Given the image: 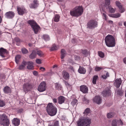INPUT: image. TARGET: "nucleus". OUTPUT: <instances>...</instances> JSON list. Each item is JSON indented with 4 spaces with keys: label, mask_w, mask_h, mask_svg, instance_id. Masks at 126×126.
Segmentation results:
<instances>
[{
    "label": "nucleus",
    "mask_w": 126,
    "mask_h": 126,
    "mask_svg": "<svg viewBox=\"0 0 126 126\" xmlns=\"http://www.w3.org/2000/svg\"><path fill=\"white\" fill-rule=\"evenodd\" d=\"M76 123L77 126H90L91 123V119L88 117H80Z\"/></svg>",
    "instance_id": "1"
},
{
    "label": "nucleus",
    "mask_w": 126,
    "mask_h": 126,
    "mask_svg": "<svg viewBox=\"0 0 126 126\" xmlns=\"http://www.w3.org/2000/svg\"><path fill=\"white\" fill-rule=\"evenodd\" d=\"M83 12V8L81 6H77L70 11V15L73 16L78 17L81 16Z\"/></svg>",
    "instance_id": "2"
},
{
    "label": "nucleus",
    "mask_w": 126,
    "mask_h": 126,
    "mask_svg": "<svg viewBox=\"0 0 126 126\" xmlns=\"http://www.w3.org/2000/svg\"><path fill=\"white\" fill-rule=\"evenodd\" d=\"M106 45L109 47H113L115 46V40L114 37L110 35L107 36L105 39Z\"/></svg>",
    "instance_id": "3"
},
{
    "label": "nucleus",
    "mask_w": 126,
    "mask_h": 126,
    "mask_svg": "<svg viewBox=\"0 0 126 126\" xmlns=\"http://www.w3.org/2000/svg\"><path fill=\"white\" fill-rule=\"evenodd\" d=\"M47 111L48 114L51 116L55 115L57 112V108L52 103L48 104L47 106Z\"/></svg>",
    "instance_id": "4"
},
{
    "label": "nucleus",
    "mask_w": 126,
    "mask_h": 126,
    "mask_svg": "<svg viewBox=\"0 0 126 126\" xmlns=\"http://www.w3.org/2000/svg\"><path fill=\"white\" fill-rule=\"evenodd\" d=\"M27 22L31 26L34 33L37 34L40 29V27L35 21L33 20H28Z\"/></svg>",
    "instance_id": "5"
},
{
    "label": "nucleus",
    "mask_w": 126,
    "mask_h": 126,
    "mask_svg": "<svg viewBox=\"0 0 126 126\" xmlns=\"http://www.w3.org/2000/svg\"><path fill=\"white\" fill-rule=\"evenodd\" d=\"M0 124L3 126H9V120L4 113L0 115Z\"/></svg>",
    "instance_id": "6"
},
{
    "label": "nucleus",
    "mask_w": 126,
    "mask_h": 126,
    "mask_svg": "<svg viewBox=\"0 0 126 126\" xmlns=\"http://www.w3.org/2000/svg\"><path fill=\"white\" fill-rule=\"evenodd\" d=\"M98 25V22L96 20L92 19L90 20L87 23L88 27L90 29H92L96 27Z\"/></svg>",
    "instance_id": "7"
},
{
    "label": "nucleus",
    "mask_w": 126,
    "mask_h": 126,
    "mask_svg": "<svg viewBox=\"0 0 126 126\" xmlns=\"http://www.w3.org/2000/svg\"><path fill=\"white\" fill-rule=\"evenodd\" d=\"M46 88V82L44 81L41 82L39 85L38 90L40 92H43L45 91Z\"/></svg>",
    "instance_id": "8"
},
{
    "label": "nucleus",
    "mask_w": 126,
    "mask_h": 126,
    "mask_svg": "<svg viewBox=\"0 0 126 126\" xmlns=\"http://www.w3.org/2000/svg\"><path fill=\"white\" fill-rule=\"evenodd\" d=\"M32 88V85L29 83L25 84L23 85V90L25 93H27L30 91Z\"/></svg>",
    "instance_id": "9"
},
{
    "label": "nucleus",
    "mask_w": 126,
    "mask_h": 126,
    "mask_svg": "<svg viewBox=\"0 0 126 126\" xmlns=\"http://www.w3.org/2000/svg\"><path fill=\"white\" fill-rule=\"evenodd\" d=\"M17 9L18 13L20 15H22L27 13V11L24 7H17Z\"/></svg>",
    "instance_id": "10"
},
{
    "label": "nucleus",
    "mask_w": 126,
    "mask_h": 126,
    "mask_svg": "<svg viewBox=\"0 0 126 126\" xmlns=\"http://www.w3.org/2000/svg\"><path fill=\"white\" fill-rule=\"evenodd\" d=\"M15 13L13 11H9L6 13L5 14V17L8 19H12L15 16Z\"/></svg>",
    "instance_id": "11"
},
{
    "label": "nucleus",
    "mask_w": 126,
    "mask_h": 126,
    "mask_svg": "<svg viewBox=\"0 0 126 126\" xmlns=\"http://www.w3.org/2000/svg\"><path fill=\"white\" fill-rule=\"evenodd\" d=\"M39 5L38 1L37 0H34L33 2L29 5L31 9L36 8Z\"/></svg>",
    "instance_id": "12"
},
{
    "label": "nucleus",
    "mask_w": 126,
    "mask_h": 126,
    "mask_svg": "<svg viewBox=\"0 0 126 126\" xmlns=\"http://www.w3.org/2000/svg\"><path fill=\"white\" fill-rule=\"evenodd\" d=\"M115 4L116 6L119 8V12L121 13H123L125 11V9L123 7L121 3L119 2L116 1L115 2Z\"/></svg>",
    "instance_id": "13"
},
{
    "label": "nucleus",
    "mask_w": 126,
    "mask_h": 126,
    "mask_svg": "<svg viewBox=\"0 0 126 126\" xmlns=\"http://www.w3.org/2000/svg\"><path fill=\"white\" fill-rule=\"evenodd\" d=\"M122 81L121 79H117L114 82V85L115 86L118 88L119 87Z\"/></svg>",
    "instance_id": "14"
},
{
    "label": "nucleus",
    "mask_w": 126,
    "mask_h": 126,
    "mask_svg": "<svg viewBox=\"0 0 126 126\" xmlns=\"http://www.w3.org/2000/svg\"><path fill=\"white\" fill-rule=\"evenodd\" d=\"M101 98L100 96H96L94 98L93 101L98 104H99L101 102Z\"/></svg>",
    "instance_id": "15"
},
{
    "label": "nucleus",
    "mask_w": 126,
    "mask_h": 126,
    "mask_svg": "<svg viewBox=\"0 0 126 126\" xmlns=\"http://www.w3.org/2000/svg\"><path fill=\"white\" fill-rule=\"evenodd\" d=\"M80 91L84 93H86L88 92V89L87 87L85 85L81 86Z\"/></svg>",
    "instance_id": "16"
},
{
    "label": "nucleus",
    "mask_w": 126,
    "mask_h": 126,
    "mask_svg": "<svg viewBox=\"0 0 126 126\" xmlns=\"http://www.w3.org/2000/svg\"><path fill=\"white\" fill-rule=\"evenodd\" d=\"M33 63L32 61L27 62V68L29 69H34Z\"/></svg>",
    "instance_id": "17"
},
{
    "label": "nucleus",
    "mask_w": 126,
    "mask_h": 126,
    "mask_svg": "<svg viewBox=\"0 0 126 126\" xmlns=\"http://www.w3.org/2000/svg\"><path fill=\"white\" fill-rule=\"evenodd\" d=\"M7 52L6 49L2 48H0V56L4 57H5V54L7 53Z\"/></svg>",
    "instance_id": "18"
},
{
    "label": "nucleus",
    "mask_w": 126,
    "mask_h": 126,
    "mask_svg": "<svg viewBox=\"0 0 126 126\" xmlns=\"http://www.w3.org/2000/svg\"><path fill=\"white\" fill-rule=\"evenodd\" d=\"M12 123L15 126H18L20 124V120L17 118H14L12 121Z\"/></svg>",
    "instance_id": "19"
},
{
    "label": "nucleus",
    "mask_w": 126,
    "mask_h": 126,
    "mask_svg": "<svg viewBox=\"0 0 126 126\" xmlns=\"http://www.w3.org/2000/svg\"><path fill=\"white\" fill-rule=\"evenodd\" d=\"M48 126H59V122L57 121H53L52 123L49 124Z\"/></svg>",
    "instance_id": "20"
},
{
    "label": "nucleus",
    "mask_w": 126,
    "mask_h": 126,
    "mask_svg": "<svg viewBox=\"0 0 126 126\" xmlns=\"http://www.w3.org/2000/svg\"><path fill=\"white\" fill-rule=\"evenodd\" d=\"M78 72L80 74H85L86 72V70L84 67L79 66Z\"/></svg>",
    "instance_id": "21"
},
{
    "label": "nucleus",
    "mask_w": 126,
    "mask_h": 126,
    "mask_svg": "<svg viewBox=\"0 0 126 126\" xmlns=\"http://www.w3.org/2000/svg\"><path fill=\"white\" fill-rule=\"evenodd\" d=\"M26 65L27 62L25 61H23L22 62L21 65L19 66L18 68V69L20 70H21L23 69Z\"/></svg>",
    "instance_id": "22"
},
{
    "label": "nucleus",
    "mask_w": 126,
    "mask_h": 126,
    "mask_svg": "<svg viewBox=\"0 0 126 126\" xmlns=\"http://www.w3.org/2000/svg\"><path fill=\"white\" fill-rule=\"evenodd\" d=\"M63 75L64 78L65 79H69V74L65 71H64L63 73Z\"/></svg>",
    "instance_id": "23"
},
{
    "label": "nucleus",
    "mask_w": 126,
    "mask_h": 126,
    "mask_svg": "<svg viewBox=\"0 0 126 126\" xmlns=\"http://www.w3.org/2000/svg\"><path fill=\"white\" fill-rule=\"evenodd\" d=\"M55 88L58 90H61L62 89V87L61 84L59 83H55L54 84Z\"/></svg>",
    "instance_id": "24"
},
{
    "label": "nucleus",
    "mask_w": 126,
    "mask_h": 126,
    "mask_svg": "<svg viewBox=\"0 0 126 126\" xmlns=\"http://www.w3.org/2000/svg\"><path fill=\"white\" fill-rule=\"evenodd\" d=\"M36 55V53L34 50H33L32 53L29 55V57L30 58L33 59L34 58Z\"/></svg>",
    "instance_id": "25"
},
{
    "label": "nucleus",
    "mask_w": 126,
    "mask_h": 126,
    "mask_svg": "<svg viewBox=\"0 0 126 126\" xmlns=\"http://www.w3.org/2000/svg\"><path fill=\"white\" fill-rule=\"evenodd\" d=\"M65 101V98L64 97L61 96L58 98L59 103L60 104H62Z\"/></svg>",
    "instance_id": "26"
},
{
    "label": "nucleus",
    "mask_w": 126,
    "mask_h": 126,
    "mask_svg": "<svg viewBox=\"0 0 126 126\" xmlns=\"http://www.w3.org/2000/svg\"><path fill=\"white\" fill-rule=\"evenodd\" d=\"M3 91L5 93H10L11 92V89L8 86H6L4 88Z\"/></svg>",
    "instance_id": "27"
},
{
    "label": "nucleus",
    "mask_w": 126,
    "mask_h": 126,
    "mask_svg": "<svg viewBox=\"0 0 126 126\" xmlns=\"http://www.w3.org/2000/svg\"><path fill=\"white\" fill-rule=\"evenodd\" d=\"M111 93L110 91L109 90H108V91L105 90L103 91L102 93V94L104 96H106L107 95H109Z\"/></svg>",
    "instance_id": "28"
},
{
    "label": "nucleus",
    "mask_w": 126,
    "mask_h": 126,
    "mask_svg": "<svg viewBox=\"0 0 126 126\" xmlns=\"http://www.w3.org/2000/svg\"><path fill=\"white\" fill-rule=\"evenodd\" d=\"M107 9H108L109 12L111 13H114L115 12V10L114 9L112 8L110 5H109L108 7H106Z\"/></svg>",
    "instance_id": "29"
},
{
    "label": "nucleus",
    "mask_w": 126,
    "mask_h": 126,
    "mask_svg": "<svg viewBox=\"0 0 126 126\" xmlns=\"http://www.w3.org/2000/svg\"><path fill=\"white\" fill-rule=\"evenodd\" d=\"M61 59H63L64 57L66 55V52L64 49H62L61 50Z\"/></svg>",
    "instance_id": "30"
},
{
    "label": "nucleus",
    "mask_w": 126,
    "mask_h": 126,
    "mask_svg": "<svg viewBox=\"0 0 126 126\" xmlns=\"http://www.w3.org/2000/svg\"><path fill=\"white\" fill-rule=\"evenodd\" d=\"M60 18V16L59 15L56 14L53 18V19L55 22H58L59 21Z\"/></svg>",
    "instance_id": "31"
},
{
    "label": "nucleus",
    "mask_w": 126,
    "mask_h": 126,
    "mask_svg": "<svg viewBox=\"0 0 126 126\" xmlns=\"http://www.w3.org/2000/svg\"><path fill=\"white\" fill-rule=\"evenodd\" d=\"M110 16L115 18H117L121 16V14L119 13H117L114 14H110L109 15Z\"/></svg>",
    "instance_id": "32"
},
{
    "label": "nucleus",
    "mask_w": 126,
    "mask_h": 126,
    "mask_svg": "<svg viewBox=\"0 0 126 126\" xmlns=\"http://www.w3.org/2000/svg\"><path fill=\"white\" fill-rule=\"evenodd\" d=\"M58 48V46H56V45L54 44L52 45V47L50 49V50L51 51H52L54 50H57Z\"/></svg>",
    "instance_id": "33"
},
{
    "label": "nucleus",
    "mask_w": 126,
    "mask_h": 126,
    "mask_svg": "<svg viewBox=\"0 0 126 126\" xmlns=\"http://www.w3.org/2000/svg\"><path fill=\"white\" fill-rule=\"evenodd\" d=\"M98 78V77L97 76L94 75L93 76L92 79V83L93 84H96V80Z\"/></svg>",
    "instance_id": "34"
},
{
    "label": "nucleus",
    "mask_w": 126,
    "mask_h": 126,
    "mask_svg": "<svg viewBox=\"0 0 126 126\" xmlns=\"http://www.w3.org/2000/svg\"><path fill=\"white\" fill-rule=\"evenodd\" d=\"M115 113L114 112H110L108 113L107 115V117L109 118H112L115 115Z\"/></svg>",
    "instance_id": "35"
},
{
    "label": "nucleus",
    "mask_w": 126,
    "mask_h": 126,
    "mask_svg": "<svg viewBox=\"0 0 126 126\" xmlns=\"http://www.w3.org/2000/svg\"><path fill=\"white\" fill-rule=\"evenodd\" d=\"M42 38L45 41H48L50 40L49 37L47 35H44L43 36Z\"/></svg>",
    "instance_id": "36"
},
{
    "label": "nucleus",
    "mask_w": 126,
    "mask_h": 126,
    "mask_svg": "<svg viewBox=\"0 0 126 126\" xmlns=\"http://www.w3.org/2000/svg\"><path fill=\"white\" fill-rule=\"evenodd\" d=\"M5 105V101L0 99V107H3Z\"/></svg>",
    "instance_id": "37"
},
{
    "label": "nucleus",
    "mask_w": 126,
    "mask_h": 126,
    "mask_svg": "<svg viewBox=\"0 0 126 126\" xmlns=\"http://www.w3.org/2000/svg\"><path fill=\"white\" fill-rule=\"evenodd\" d=\"M21 56L19 55H17L15 57V61L16 63L18 64L19 61V59L20 58Z\"/></svg>",
    "instance_id": "38"
},
{
    "label": "nucleus",
    "mask_w": 126,
    "mask_h": 126,
    "mask_svg": "<svg viewBox=\"0 0 126 126\" xmlns=\"http://www.w3.org/2000/svg\"><path fill=\"white\" fill-rule=\"evenodd\" d=\"M117 122H118V120L115 119L113 120L112 122V126H116Z\"/></svg>",
    "instance_id": "39"
},
{
    "label": "nucleus",
    "mask_w": 126,
    "mask_h": 126,
    "mask_svg": "<svg viewBox=\"0 0 126 126\" xmlns=\"http://www.w3.org/2000/svg\"><path fill=\"white\" fill-rule=\"evenodd\" d=\"M103 69L102 67H99L96 66L94 68V70L96 71H99Z\"/></svg>",
    "instance_id": "40"
},
{
    "label": "nucleus",
    "mask_w": 126,
    "mask_h": 126,
    "mask_svg": "<svg viewBox=\"0 0 126 126\" xmlns=\"http://www.w3.org/2000/svg\"><path fill=\"white\" fill-rule=\"evenodd\" d=\"M109 77V73L107 72L106 75L104 74L102 76V78L104 79H106L108 77Z\"/></svg>",
    "instance_id": "41"
},
{
    "label": "nucleus",
    "mask_w": 126,
    "mask_h": 126,
    "mask_svg": "<svg viewBox=\"0 0 126 126\" xmlns=\"http://www.w3.org/2000/svg\"><path fill=\"white\" fill-rule=\"evenodd\" d=\"M37 55L40 57L42 56L44 54L41 51L38 50L37 52Z\"/></svg>",
    "instance_id": "42"
},
{
    "label": "nucleus",
    "mask_w": 126,
    "mask_h": 126,
    "mask_svg": "<svg viewBox=\"0 0 126 126\" xmlns=\"http://www.w3.org/2000/svg\"><path fill=\"white\" fill-rule=\"evenodd\" d=\"M99 56L101 58H103L104 56V55L103 53L101 51H98V52Z\"/></svg>",
    "instance_id": "43"
},
{
    "label": "nucleus",
    "mask_w": 126,
    "mask_h": 126,
    "mask_svg": "<svg viewBox=\"0 0 126 126\" xmlns=\"http://www.w3.org/2000/svg\"><path fill=\"white\" fill-rule=\"evenodd\" d=\"M90 109L89 108H87L85 110L84 112H83V113L84 114H87L90 113Z\"/></svg>",
    "instance_id": "44"
},
{
    "label": "nucleus",
    "mask_w": 126,
    "mask_h": 126,
    "mask_svg": "<svg viewBox=\"0 0 126 126\" xmlns=\"http://www.w3.org/2000/svg\"><path fill=\"white\" fill-rule=\"evenodd\" d=\"M21 50L22 52L24 54L27 53L28 52V50L25 48H23Z\"/></svg>",
    "instance_id": "45"
},
{
    "label": "nucleus",
    "mask_w": 126,
    "mask_h": 126,
    "mask_svg": "<svg viewBox=\"0 0 126 126\" xmlns=\"http://www.w3.org/2000/svg\"><path fill=\"white\" fill-rule=\"evenodd\" d=\"M68 69L71 72H74V69L73 67L71 66H69L68 67Z\"/></svg>",
    "instance_id": "46"
},
{
    "label": "nucleus",
    "mask_w": 126,
    "mask_h": 126,
    "mask_svg": "<svg viewBox=\"0 0 126 126\" xmlns=\"http://www.w3.org/2000/svg\"><path fill=\"white\" fill-rule=\"evenodd\" d=\"M110 0H105V3L106 5L107 6H109L110 4Z\"/></svg>",
    "instance_id": "47"
},
{
    "label": "nucleus",
    "mask_w": 126,
    "mask_h": 126,
    "mask_svg": "<svg viewBox=\"0 0 126 126\" xmlns=\"http://www.w3.org/2000/svg\"><path fill=\"white\" fill-rule=\"evenodd\" d=\"M102 16L104 19L106 20H107V16L104 13H103L102 14Z\"/></svg>",
    "instance_id": "48"
},
{
    "label": "nucleus",
    "mask_w": 126,
    "mask_h": 126,
    "mask_svg": "<svg viewBox=\"0 0 126 126\" xmlns=\"http://www.w3.org/2000/svg\"><path fill=\"white\" fill-rule=\"evenodd\" d=\"M36 62L38 64H40L41 63V60L38 59H37L36 60Z\"/></svg>",
    "instance_id": "49"
},
{
    "label": "nucleus",
    "mask_w": 126,
    "mask_h": 126,
    "mask_svg": "<svg viewBox=\"0 0 126 126\" xmlns=\"http://www.w3.org/2000/svg\"><path fill=\"white\" fill-rule=\"evenodd\" d=\"M77 102V100L76 99H74L72 101V103L74 105H75Z\"/></svg>",
    "instance_id": "50"
},
{
    "label": "nucleus",
    "mask_w": 126,
    "mask_h": 126,
    "mask_svg": "<svg viewBox=\"0 0 126 126\" xmlns=\"http://www.w3.org/2000/svg\"><path fill=\"white\" fill-rule=\"evenodd\" d=\"M15 40L16 42H20V39L18 38H16L15 39Z\"/></svg>",
    "instance_id": "51"
},
{
    "label": "nucleus",
    "mask_w": 126,
    "mask_h": 126,
    "mask_svg": "<svg viewBox=\"0 0 126 126\" xmlns=\"http://www.w3.org/2000/svg\"><path fill=\"white\" fill-rule=\"evenodd\" d=\"M39 69L42 71H44L45 70V69L44 67H40Z\"/></svg>",
    "instance_id": "52"
},
{
    "label": "nucleus",
    "mask_w": 126,
    "mask_h": 126,
    "mask_svg": "<svg viewBox=\"0 0 126 126\" xmlns=\"http://www.w3.org/2000/svg\"><path fill=\"white\" fill-rule=\"evenodd\" d=\"M33 74L35 76H37L38 74V73L36 71H34L33 72Z\"/></svg>",
    "instance_id": "53"
},
{
    "label": "nucleus",
    "mask_w": 126,
    "mask_h": 126,
    "mask_svg": "<svg viewBox=\"0 0 126 126\" xmlns=\"http://www.w3.org/2000/svg\"><path fill=\"white\" fill-rule=\"evenodd\" d=\"M118 122L120 123L121 125H123V123L120 119L118 120Z\"/></svg>",
    "instance_id": "54"
},
{
    "label": "nucleus",
    "mask_w": 126,
    "mask_h": 126,
    "mask_svg": "<svg viewBox=\"0 0 126 126\" xmlns=\"http://www.w3.org/2000/svg\"><path fill=\"white\" fill-rule=\"evenodd\" d=\"M108 22L111 25L113 24V22L111 20H108Z\"/></svg>",
    "instance_id": "55"
},
{
    "label": "nucleus",
    "mask_w": 126,
    "mask_h": 126,
    "mask_svg": "<svg viewBox=\"0 0 126 126\" xmlns=\"http://www.w3.org/2000/svg\"><path fill=\"white\" fill-rule=\"evenodd\" d=\"M53 102L54 103H56L57 102V100L56 99L54 98L53 99Z\"/></svg>",
    "instance_id": "56"
},
{
    "label": "nucleus",
    "mask_w": 126,
    "mask_h": 126,
    "mask_svg": "<svg viewBox=\"0 0 126 126\" xmlns=\"http://www.w3.org/2000/svg\"><path fill=\"white\" fill-rule=\"evenodd\" d=\"M124 63L126 64V57L123 60Z\"/></svg>",
    "instance_id": "57"
},
{
    "label": "nucleus",
    "mask_w": 126,
    "mask_h": 126,
    "mask_svg": "<svg viewBox=\"0 0 126 126\" xmlns=\"http://www.w3.org/2000/svg\"><path fill=\"white\" fill-rule=\"evenodd\" d=\"M86 52H87V51H86V50H84L83 51V53L84 54H86Z\"/></svg>",
    "instance_id": "58"
},
{
    "label": "nucleus",
    "mask_w": 126,
    "mask_h": 126,
    "mask_svg": "<svg viewBox=\"0 0 126 126\" xmlns=\"http://www.w3.org/2000/svg\"><path fill=\"white\" fill-rule=\"evenodd\" d=\"M2 18L1 17V16H0V24L1 23L2 21Z\"/></svg>",
    "instance_id": "59"
},
{
    "label": "nucleus",
    "mask_w": 126,
    "mask_h": 126,
    "mask_svg": "<svg viewBox=\"0 0 126 126\" xmlns=\"http://www.w3.org/2000/svg\"><path fill=\"white\" fill-rule=\"evenodd\" d=\"M57 67V66L56 65H54L53 66V68H54L55 67Z\"/></svg>",
    "instance_id": "60"
},
{
    "label": "nucleus",
    "mask_w": 126,
    "mask_h": 126,
    "mask_svg": "<svg viewBox=\"0 0 126 126\" xmlns=\"http://www.w3.org/2000/svg\"><path fill=\"white\" fill-rule=\"evenodd\" d=\"M124 25L126 27V22H125L124 23Z\"/></svg>",
    "instance_id": "61"
},
{
    "label": "nucleus",
    "mask_w": 126,
    "mask_h": 126,
    "mask_svg": "<svg viewBox=\"0 0 126 126\" xmlns=\"http://www.w3.org/2000/svg\"><path fill=\"white\" fill-rule=\"evenodd\" d=\"M1 33H2L0 31V36H1Z\"/></svg>",
    "instance_id": "62"
},
{
    "label": "nucleus",
    "mask_w": 126,
    "mask_h": 126,
    "mask_svg": "<svg viewBox=\"0 0 126 126\" xmlns=\"http://www.w3.org/2000/svg\"><path fill=\"white\" fill-rule=\"evenodd\" d=\"M72 42H74V41L75 40H74V39H73L72 40Z\"/></svg>",
    "instance_id": "63"
},
{
    "label": "nucleus",
    "mask_w": 126,
    "mask_h": 126,
    "mask_svg": "<svg viewBox=\"0 0 126 126\" xmlns=\"http://www.w3.org/2000/svg\"><path fill=\"white\" fill-rule=\"evenodd\" d=\"M125 38H126V33L125 34Z\"/></svg>",
    "instance_id": "64"
}]
</instances>
